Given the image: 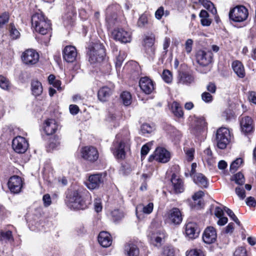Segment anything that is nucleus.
<instances>
[{
  "label": "nucleus",
  "instance_id": "64",
  "mask_svg": "<svg viewBox=\"0 0 256 256\" xmlns=\"http://www.w3.org/2000/svg\"><path fill=\"white\" fill-rule=\"evenodd\" d=\"M200 22L203 26H208L210 25L212 20L208 18V17H206L204 18H201Z\"/></svg>",
  "mask_w": 256,
  "mask_h": 256
},
{
  "label": "nucleus",
  "instance_id": "3",
  "mask_svg": "<svg viewBox=\"0 0 256 256\" xmlns=\"http://www.w3.org/2000/svg\"><path fill=\"white\" fill-rule=\"evenodd\" d=\"M32 24L36 32L43 35L51 30L50 20L41 13H36L32 16Z\"/></svg>",
  "mask_w": 256,
  "mask_h": 256
},
{
  "label": "nucleus",
  "instance_id": "45",
  "mask_svg": "<svg viewBox=\"0 0 256 256\" xmlns=\"http://www.w3.org/2000/svg\"><path fill=\"white\" fill-rule=\"evenodd\" d=\"M224 212L228 214V215L231 218L236 224L238 225L240 224V222L236 216L234 212L226 206H224Z\"/></svg>",
  "mask_w": 256,
  "mask_h": 256
},
{
  "label": "nucleus",
  "instance_id": "30",
  "mask_svg": "<svg viewBox=\"0 0 256 256\" xmlns=\"http://www.w3.org/2000/svg\"><path fill=\"white\" fill-rule=\"evenodd\" d=\"M154 209V204L152 202H150L146 206H144L142 204L138 205L136 208V214L138 217V210H142V212L144 214H149L152 212Z\"/></svg>",
  "mask_w": 256,
  "mask_h": 256
},
{
  "label": "nucleus",
  "instance_id": "32",
  "mask_svg": "<svg viewBox=\"0 0 256 256\" xmlns=\"http://www.w3.org/2000/svg\"><path fill=\"white\" fill-rule=\"evenodd\" d=\"M155 38L154 35L150 34L148 36H146L144 39V46L146 48H148L150 49V52L152 54L154 52V48L153 46Z\"/></svg>",
  "mask_w": 256,
  "mask_h": 256
},
{
  "label": "nucleus",
  "instance_id": "36",
  "mask_svg": "<svg viewBox=\"0 0 256 256\" xmlns=\"http://www.w3.org/2000/svg\"><path fill=\"white\" fill-rule=\"evenodd\" d=\"M111 216L114 221L117 222L124 217V213L120 210L116 209L112 211Z\"/></svg>",
  "mask_w": 256,
  "mask_h": 256
},
{
  "label": "nucleus",
  "instance_id": "6",
  "mask_svg": "<svg viewBox=\"0 0 256 256\" xmlns=\"http://www.w3.org/2000/svg\"><path fill=\"white\" fill-rule=\"evenodd\" d=\"M230 20L236 22L246 20L248 16V9L243 6H237L230 9L229 12Z\"/></svg>",
  "mask_w": 256,
  "mask_h": 256
},
{
  "label": "nucleus",
  "instance_id": "34",
  "mask_svg": "<svg viewBox=\"0 0 256 256\" xmlns=\"http://www.w3.org/2000/svg\"><path fill=\"white\" fill-rule=\"evenodd\" d=\"M172 110L174 115L178 118L183 116L184 112L182 107L176 102H174L172 104Z\"/></svg>",
  "mask_w": 256,
  "mask_h": 256
},
{
  "label": "nucleus",
  "instance_id": "28",
  "mask_svg": "<svg viewBox=\"0 0 256 256\" xmlns=\"http://www.w3.org/2000/svg\"><path fill=\"white\" fill-rule=\"evenodd\" d=\"M194 77L186 72H180L178 76V83L182 84H190L194 82Z\"/></svg>",
  "mask_w": 256,
  "mask_h": 256
},
{
  "label": "nucleus",
  "instance_id": "50",
  "mask_svg": "<svg viewBox=\"0 0 256 256\" xmlns=\"http://www.w3.org/2000/svg\"><path fill=\"white\" fill-rule=\"evenodd\" d=\"M233 256H247L246 248L243 246L238 247L235 250Z\"/></svg>",
  "mask_w": 256,
  "mask_h": 256
},
{
  "label": "nucleus",
  "instance_id": "2",
  "mask_svg": "<svg viewBox=\"0 0 256 256\" xmlns=\"http://www.w3.org/2000/svg\"><path fill=\"white\" fill-rule=\"evenodd\" d=\"M196 60L200 66L197 70L201 74H206L211 70L213 54L210 51L199 50L196 54Z\"/></svg>",
  "mask_w": 256,
  "mask_h": 256
},
{
  "label": "nucleus",
  "instance_id": "54",
  "mask_svg": "<svg viewBox=\"0 0 256 256\" xmlns=\"http://www.w3.org/2000/svg\"><path fill=\"white\" fill-rule=\"evenodd\" d=\"M202 98L206 102H210L212 100V96L208 92H204L202 94Z\"/></svg>",
  "mask_w": 256,
  "mask_h": 256
},
{
  "label": "nucleus",
  "instance_id": "17",
  "mask_svg": "<svg viewBox=\"0 0 256 256\" xmlns=\"http://www.w3.org/2000/svg\"><path fill=\"white\" fill-rule=\"evenodd\" d=\"M216 232L214 227L208 226L205 229L202 234V240L204 243L213 244L216 241Z\"/></svg>",
  "mask_w": 256,
  "mask_h": 256
},
{
  "label": "nucleus",
  "instance_id": "31",
  "mask_svg": "<svg viewBox=\"0 0 256 256\" xmlns=\"http://www.w3.org/2000/svg\"><path fill=\"white\" fill-rule=\"evenodd\" d=\"M31 88L32 94L36 96L41 94L42 92V84L36 80H32L31 84Z\"/></svg>",
  "mask_w": 256,
  "mask_h": 256
},
{
  "label": "nucleus",
  "instance_id": "14",
  "mask_svg": "<svg viewBox=\"0 0 256 256\" xmlns=\"http://www.w3.org/2000/svg\"><path fill=\"white\" fill-rule=\"evenodd\" d=\"M12 146L16 152L23 154L27 150L28 144L24 138L18 136L13 140Z\"/></svg>",
  "mask_w": 256,
  "mask_h": 256
},
{
  "label": "nucleus",
  "instance_id": "29",
  "mask_svg": "<svg viewBox=\"0 0 256 256\" xmlns=\"http://www.w3.org/2000/svg\"><path fill=\"white\" fill-rule=\"evenodd\" d=\"M125 252L128 256H138L139 249L134 244L128 243L125 246Z\"/></svg>",
  "mask_w": 256,
  "mask_h": 256
},
{
  "label": "nucleus",
  "instance_id": "39",
  "mask_svg": "<svg viewBox=\"0 0 256 256\" xmlns=\"http://www.w3.org/2000/svg\"><path fill=\"white\" fill-rule=\"evenodd\" d=\"M124 105L129 106L132 102V96L128 92H124L120 96Z\"/></svg>",
  "mask_w": 256,
  "mask_h": 256
},
{
  "label": "nucleus",
  "instance_id": "16",
  "mask_svg": "<svg viewBox=\"0 0 256 256\" xmlns=\"http://www.w3.org/2000/svg\"><path fill=\"white\" fill-rule=\"evenodd\" d=\"M207 124L203 117H194L193 124V133L198 136L199 134H205Z\"/></svg>",
  "mask_w": 256,
  "mask_h": 256
},
{
  "label": "nucleus",
  "instance_id": "52",
  "mask_svg": "<svg viewBox=\"0 0 256 256\" xmlns=\"http://www.w3.org/2000/svg\"><path fill=\"white\" fill-rule=\"evenodd\" d=\"M152 144V142H149L142 146L141 149V154L142 156H144L148 154Z\"/></svg>",
  "mask_w": 256,
  "mask_h": 256
},
{
  "label": "nucleus",
  "instance_id": "11",
  "mask_svg": "<svg viewBox=\"0 0 256 256\" xmlns=\"http://www.w3.org/2000/svg\"><path fill=\"white\" fill-rule=\"evenodd\" d=\"M112 35L114 39L122 43L130 42L132 40L131 32L123 28H114L112 32Z\"/></svg>",
  "mask_w": 256,
  "mask_h": 256
},
{
  "label": "nucleus",
  "instance_id": "63",
  "mask_svg": "<svg viewBox=\"0 0 256 256\" xmlns=\"http://www.w3.org/2000/svg\"><path fill=\"white\" fill-rule=\"evenodd\" d=\"M224 208L222 209L220 207L217 206L215 208L214 214L217 218L222 217V216H224Z\"/></svg>",
  "mask_w": 256,
  "mask_h": 256
},
{
  "label": "nucleus",
  "instance_id": "46",
  "mask_svg": "<svg viewBox=\"0 0 256 256\" xmlns=\"http://www.w3.org/2000/svg\"><path fill=\"white\" fill-rule=\"evenodd\" d=\"M126 57V54L124 52L120 51L119 54L116 58V67H120L122 64Z\"/></svg>",
  "mask_w": 256,
  "mask_h": 256
},
{
  "label": "nucleus",
  "instance_id": "24",
  "mask_svg": "<svg viewBox=\"0 0 256 256\" xmlns=\"http://www.w3.org/2000/svg\"><path fill=\"white\" fill-rule=\"evenodd\" d=\"M114 88L112 86L111 87L104 86L100 88L98 94V99L102 102L106 101L112 94Z\"/></svg>",
  "mask_w": 256,
  "mask_h": 256
},
{
  "label": "nucleus",
  "instance_id": "57",
  "mask_svg": "<svg viewBox=\"0 0 256 256\" xmlns=\"http://www.w3.org/2000/svg\"><path fill=\"white\" fill-rule=\"evenodd\" d=\"M193 40L192 39H188L185 43V50L188 54H190L192 50Z\"/></svg>",
  "mask_w": 256,
  "mask_h": 256
},
{
  "label": "nucleus",
  "instance_id": "12",
  "mask_svg": "<svg viewBox=\"0 0 256 256\" xmlns=\"http://www.w3.org/2000/svg\"><path fill=\"white\" fill-rule=\"evenodd\" d=\"M39 54L34 50H26L22 55V62L29 66L36 64L39 60Z\"/></svg>",
  "mask_w": 256,
  "mask_h": 256
},
{
  "label": "nucleus",
  "instance_id": "4",
  "mask_svg": "<svg viewBox=\"0 0 256 256\" xmlns=\"http://www.w3.org/2000/svg\"><path fill=\"white\" fill-rule=\"evenodd\" d=\"M231 139V133L228 128L222 127L217 130L216 140L217 146L220 149L226 148L230 143Z\"/></svg>",
  "mask_w": 256,
  "mask_h": 256
},
{
  "label": "nucleus",
  "instance_id": "5",
  "mask_svg": "<svg viewBox=\"0 0 256 256\" xmlns=\"http://www.w3.org/2000/svg\"><path fill=\"white\" fill-rule=\"evenodd\" d=\"M130 141L128 136H126L120 142H114L111 149L116 157L122 159L124 158L125 150L130 149Z\"/></svg>",
  "mask_w": 256,
  "mask_h": 256
},
{
  "label": "nucleus",
  "instance_id": "7",
  "mask_svg": "<svg viewBox=\"0 0 256 256\" xmlns=\"http://www.w3.org/2000/svg\"><path fill=\"white\" fill-rule=\"evenodd\" d=\"M89 61L91 63H95L102 61L105 56L104 46L100 44H96L90 48L88 52Z\"/></svg>",
  "mask_w": 256,
  "mask_h": 256
},
{
  "label": "nucleus",
  "instance_id": "37",
  "mask_svg": "<svg viewBox=\"0 0 256 256\" xmlns=\"http://www.w3.org/2000/svg\"><path fill=\"white\" fill-rule=\"evenodd\" d=\"M10 82L8 78L0 75V87L4 90H8L10 89Z\"/></svg>",
  "mask_w": 256,
  "mask_h": 256
},
{
  "label": "nucleus",
  "instance_id": "58",
  "mask_svg": "<svg viewBox=\"0 0 256 256\" xmlns=\"http://www.w3.org/2000/svg\"><path fill=\"white\" fill-rule=\"evenodd\" d=\"M42 200L44 202V204L45 206H50L52 203L51 198L48 194H46L43 196Z\"/></svg>",
  "mask_w": 256,
  "mask_h": 256
},
{
  "label": "nucleus",
  "instance_id": "40",
  "mask_svg": "<svg viewBox=\"0 0 256 256\" xmlns=\"http://www.w3.org/2000/svg\"><path fill=\"white\" fill-rule=\"evenodd\" d=\"M10 35L12 39L16 40L20 38V33L15 28L13 24H10Z\"/></svg>",
  "mask_w": 256,
  "mask_h": 256
},
{
  "label": "nucleus",
  "instance_id": "9",
  "mask_svg": "<svg viewBox=\"0 0 256 256\" xmlns=\"http://www.w3.org/2000/svg\"><path fill=\"white\" fill-rule=\"evenodd\" d=\"M166 222L174 225L180 224L182 220V212L177 208H173L168 210L164 215Z\"/></svg>",
  "mask_w": 256,
  "mask_h": 256
},
{
  "label": "nucleus",
  "instance_id": "60",
  "mask_svg": "<svg viewBox=\"0 0 256 256\" xmlns=\"http://www.w3.org/2000/svg\"><path fill=\"white\" fill-rule=\"evenodd\" d=\"M248 98L250 102L256 105V92L252 91L248 92Z\"/></svg>",
  "mask_w": 256,
  "mask_h": 256
},
{
  "label": "nucleus",
  "instance_id": "13",
  "mask_svg": "<svg viewBox=\"0 0 256 256\" xmlns=\"http://www.w3.org/2000/svg\"><path fill=\"white\" fill-rule=\"evenodd\" d=\"M170 158V154L166 148L160 147L154 151V154L151 155L149 158L150 160H155L157 162L162 163L168 162Z\"/></svg>",
  "mask_w": 256,
  "mask_h": 256
},
{
  "label": "nucleus",
  "instance_id": "27",
  "mask_svg": "<svg viewBox=\"0 0 256 256\" xmlns=\"http://www.w3.org/2000/svg\"><path fill=\"white\" fill-rule=\"evenodd\" d=\"M194 182L201 188H207L208 182L206 178L202 174L198 173L196 174L193 176Z\"/></svg>",
  "mask_w": 256,
  "mask_h": 256
},
{
  "label": "nucleus",
  "instance_id": "48",
  "mask_svg": "<svg viewBox=\"0 0 256 256\" xmlns=\"http://www.w3.org/2000/svg\"><path fill=\"white\" fill-rule=\"evenodd\" d=\"M1 240H10L12 239V232L11 231L1 232H0Z\"/></svg>",
  "mask_w": 256,
  "mask_h": 256
},
{
  "label": "nucleus",
  "instance_id": "43",
  "mask_svg": "<svg viewBox=\"0 0 256 256\" xmlns=\"http://www.w3.org/2000/svg\"><path fill=\"white\" fill-rule=\"evenodd\" d=\"M162 80L166 83L172 82V76L171 72L167 70H164L162 75Z\"/></svg>",
  "mask_w": 256,
  "mask_h": 256
},
{
  "label": "nucleus",
  "instance_id": "25",
  "mask_svg": "<svg viewBox=\"0 0 256 256\" xmlns=\"http://www.w3.org/2000/svg\"><path fill=\"white\" fill-rule=\"evenodd\" d=\"M98 241L102 246L105 248L110 246L112 242L110 234L106 232H102L99 234Z\"/></svg>",
  "mask_w": 256,
  "mask_h": 256
},
{
  "label": "nucleus",
  "instance_id": "53",
  "mask_svg": "<svg viewBox=\"0 0 256 256\" xmlns=\"http://www.w3.org/2000/svg\"><path fill=\"white\" fill-rule=\"evenodd\" d=\"M186 256H204V253L200 250L194 249L190 250Z\"/></svg>",
  "mask_w": 256,
  "mask_h": 256
},
{
  "label": "nucleus",
  "instance_id": "8",
  "mask_svg": "<svg viewBox=\"0 0 256 256\" xmlns=\"http://www.w3.org/2000/svg\"><path fill=\"white\" fill-rule=\"evenodd\" d=\"M106 174L103 173H98L89 176L86 185L90 190L98 189L102 185Z\"/></svg>",
  "mask_w": 256,
  "mask_h": 256
},
{
  "label": "nucleus",
  "instance_id": "56",
  "mask_svg": "<svg viewBox=\"0 0 256 256\" xmlns=\"http://www.w3.org/2000/svg\"><path fill=\"white\" fill-rule=\"evenodd\" d=\"M188 161H192L194 158V150L193 148H186L184 150Z\"/></svg>",
  "mask_w": 256,
  "mask_h": 256
},
{
  "label": "nucleus",
  "instance_id": "23",
  "mask_svg": "<svg viewBox=\"0 0 256 256\" xmlns=\"http://www.w3.org/2000/svg\"><path fill=\"white\" fill-rule=\"evenodd\" d=\"M171 183L176 193H181L184 190V184L182 180L175 174H173L171 178Z\"/></svg>",
  "mask_w": 256,
  "mask_h": 256
},
{
  "label": "nucleus",
  "instance_id": "20",
  "mask_svg": "<svg viewBox=\"0 0 256 256\" xmlns=\"http://www.w3.org/2000/svg\"><path fill=\"white\" fill-rule=\"evenodd\" d=\"M200 230L196 222H188L185 226L186 236L189 239H194L198 237Z\"/></svg>",
  "mask_w": 256,
  "mask_h": 256
},
{
  "label": "nucleus",
  "instance_id": "38",
  "mask_svg": "<svg viewBox=\"0 0 256 256\" xmlns=\"http://www.w3.org/2000/svg\"><path fill=\"white\" fill-rule=\"evenodd\" d=\"M242 164L243 160L242 158H236L231 164L230 166V170L231 172L234 173L236 172Z\"/></svg>",
  "mask_w": 256,
  "mask_h": 256
},
{
  "label": "nucleus",
  "instance_id": "33",
  "mask_svg": "<svg viewBox=\"0 0 256 256\" xmlns=\"http://www.w3.org/2000/svg\"><path fill=\"white\" fill-rule=\"evenodd\" d=\"M198 2H200L201 4L206 9L208 10L210 12L215 15L217 13L216 9L214 7V4L210 0H197Z\"/></svg>",
  "mask_w": 256,
  "mask_h": 256
},
{
  "label": "nucleus",
  "instance_id": "62",
  "mask_svg": "<svg viewBox=\"0 0 256 256\" xmlns=\"http://www.w3.org/2000/svg\"><path fill=\"white\" fill-rule=\"evenodd\" d=\"M70 112L73 114H76L79 112V108L75 104H70L69 107Z\"/></svg>",
  "mask_w": 256,
  "mask_h": 256
},
{
  "label": "nucleus",
  "instance_id": "55",
  "mask_svg": "<svg viewBox=\"0 0 256 256\" xmlns=\"http://www.w3.org/2000/svg\"><path fill=\"white\" fill-rule=\"evenodd\" d=\"M236 193L238 196L242 200H243L246 197L245 190L244 188L240 187H237L236 188Z\"/></svg>",
  "mask_w": 256,
  "mask_h": 256
},
{
  "label": "nucleus",
  "instance_id": "51",
  "mask_svg": "<svg viewBox=\"0 0 256 256\" xmlns=\"http://www.w3.org/2000/svg\"><path fill=\"white\" fill-rule=\"evenodd\" d=\"M74 14H71L67 16H64V24L66 26H71L73 24L74 22Z\"/></svg>",
  "mask_w": 256,
  "mask_h": 256
},
{
  "label": "nucleus",
  "instance_id": "44",
  "mask_svg": "<svg viewBox=\"0 0 256 256\" xmlns=\"http://www.w3.org/2000/svg\"><path fill=\"white\" fill-rule=\"evenodd\" d=\"M148 24V18L146 14H142L139 18L137 25L140 28H144Z\"/></svg>",
  "mask_w": 256,
  "mask_h": 256
},
{
  "label": "nucleus",
  "instance_id": "19",
  "mask_svg": "<svg viewBox=\"0 0 256 256\" xmlns=\"http://www.w3.org/2000/svg\"><path fill=\"white\" fill-rule=\"evenodd\" d=\"M140 89L146 94H151L154 89L153 81L147 76L142 78L139 82Z\"/></svg>",
  "mask_w": 256,
  "mask_h": 256
},
{
  "label": "nucleus",
  "instance_id": "49",
  "mask_svg": "<svg viewBox=\"0 0 256 256\" xmlns=\"http://www.w3.org/2000/svg\"><path fill=\"white\" fill-rule=\"evenodd\" d=\"M10 15L8 12H4L0 16V28L3 26L9 20Z\"/></svg>",
  "mask_w": 256,
  "mask_h": 256
},
{
  "label": "nucleus",
  "instance_id": "1",
  "mask_svg": "<svg viewBox=\"0 0 256 256\" xmlns=\"http://www.w3.org/2000/svg\"><path fill=\"white\" fill-rule=\"evenodd\" d=\"M83 190L81 188L73 190L67 195L66 204L71 209L78 210L84 209L86 207V200L82 195ZM88 193L86 190L84 193Z\"/></svg>",
  "mask_w": 256,
  "mask_h": 256
},
{
  "label": "nucleus",
  "instance_id": "21",
  "mask_svg": "<svg viewBox=\"0 0 256 256\" xmlns=\"http://www.w3.org/2000/svg\"><path fill=\"white\" fill-rule=\"evenodd\" d=\"M77 56V51L76 48L72 46H68L63 50V58L68 62H74Z\"/></svg>",
  "mask_w": 256,
  "mask_h": 256
},
{
  "label": "nucleus",
  "instance_id": "61",
  "mask_svg": "<svg viewBox=\"0 0 256 256\" xmlns=\"http://www.w3.org/2000/svg\"><path fill=\"white\" fill-rule=\"evenodd\" d=\"M246 204L249 206L254 207L256 206V201L253 197L250 196L246 198Z\"/></svg>",
  "mask_w": 256,
  "mask_h": 256
},
{
  "label": "nucleus",
  "instance_id": "22",
  "mask_svg": "<svg viewBox=\"0 0 256 256\" xmlns=\"http://www.w3.org/2000/svg\"><path fill=\"white\" fill-rule=\"evenodd\" d=\"M58 128V124L54 119H47L44 123V130L47 135L55 133Z\"/></svg>",
  "mask_w": 256,
  "mask_h": 256
},
{
  "label": "nucleus",
  "instance_id": "42",
  "mask_svg": "<svg viewBox=\"0 0 256 256\" xmlns=\"http://www.w3.org/2000/svg\"><path fill=\"white\" fill-rule=\"evenodd\" d=\"M160 256H174V248L171 246H164Z\"/></svg>",
  "mask_w": 256,
  "mask_h": 256
},
{
  "label": "nucleus",
  "instance_id": "41",
  "mask_svg": "<svg viewBox=\"0 0 256 256\" xmlns=\"http://www.w3.org/2000/svg\"><path fill=\"white\" fill-rule=\"evenodd\" d=\"M232 180L239 185H242L244 183L245 180L243 174L240 172L236 174L232 178Z\"/></svg>",
  "mask_w": 256,
  "mask_h": 256
},
{
  "label": "nucleus",
  "instance_id": "59",
  "mask_svg": "<svg viewBox=\"0 0 256 256\" xmlns=\"http://www.w3.org/2000/svg\"><path fill=\"white\" fill-rule=\"evenodd\" d=\"M164 14V8L162 6L159 8L155 12V16L158 20L162 18Z\"/></svg>",
  "mask_w": 256,
  "mask_h": 256
},
{
  "label": "nucleus",
  "instance_id": "10",
  "mask_svg": "<svg viewBox=\"0 0 256 256\" xmlns=\"http://www.w3.org/2000/svg\"><path fill=\"white\" fill-rule=\"evenodd\" d=\"M80 154L82 158L90 162L96 161L99 156L98 150L92 146L82 148L80 150Z\"/></svg>",
  "mask_w": 256,
  "mask_h": 256
},
{
  "label": "nucleus",
  "instance_id": "18",
  "mask_svg": "<svg viewBox=\"0 0 256 256\" xmlns=\"http://www.w3.org/2000/svg\"><path fill=\"white\" fill-rule=\"evenodd\" d=\"M240 126L242 132L244 134H250L254 130V124L252 118L246 116L240 120Z\"/></svg>",
  "mask_w": 256,
  "mask_h": 256
},
{
  "label": "nucleus",
  "instance_id": "47",
  "mask_svg": "<svg viewBox=\"0 0 256 256\" xmlns=\"http://www.w3.org/2000/svg\"><path fill=\"white\" fill-rule=\"evenodd\" d=\"M154 130V126L148 124H144L141 126L140 131L143 134H150Z\"/></svg>",
  "mask_w": 256,
  "mask_h": 256
},
{
  "label": "nucleus",
  "instance_id": "26",
  "mask_svg": "<svg viewBox=\"0 0 256 256\" xmlns=\"http://www.w3.org/2000/svg\"><path fill=\"white\" fill-rule=\"evenodd\" d=\"M232 68L236 74L240 78H243L245 76V71L243 64L238 60H235L232 63Z\"/></svg>",
  "mask_w": 256,
  "mask_h": 256
},
{
  "label": "nucleus",
  "instance_id": "35",
  "mask_svg": "<svg viewBox=\"0 0 256 256\" xmlns=\"http://www.w3.org/2000/svg\"><path fill=\"white\" fill-rule=\"evenodd\" d=\"M106 22L109 28H112L116 24L117 22V14L115 12L108 14V10H107L106 16Z\"/></svg>",
  "mask_w": 256,
  "mask_h": 256
},
{
  "label": "nucleus",
  "instance_id": "15",
  "mask_svg": "<svg viewBox=\"0 0 256 256\" xmlns=\"http://www.w3.org/2000/svg\"><path fill=\"white\" fill-rule=\"evenodd\" d=\"M8 186L10 191L14 194L19 193L22 186V181L18 176H11L8 181Z\"/></svg>",
  "mask_w": 256,
  "mask_h": 256
}]
</instances>
